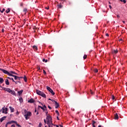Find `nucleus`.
Instances as JSON below:
<instances>
[{
	"label": "nucleus",
	"mask_w": 127,
	"mask_h": 127,
	"mask_svg": "<svg viewBox=\"0 0 127 127\" xmlns=\"http://www.w3.org/2000/svg\"><path fill=\"white\" fill-rule=\"evenodd\" d=\"M56 113L57 114H59V112L58 111V110H56Z\"/></svg>",
	"instance_id": "nucleus-46"
},
{
	"label": "nucleus",
	"mask_w": 127,
	"mask_h": 127,
	"mask_svg": "<svg viewBox=\"0 0 127 127\" xmlns=\"http://www.w3.org/2000/svg\"><path fill=\"white\" fill-rule=\"evenodd\" d=\"M90 93L91 94V95H93V94H94L93 92H92L91 90H90Z\"/></svg>",
	"instance_id": "nucleus-49"
},
{
	"label": "nucleus",
	"mask_w": 127,
	"mask_h": 127,
	"mask_svg": "<svg viewBox=\"0 0 127 127\" xmlns=\"http://www.w3.org/2000/svg\"><path fill=\"white\" fill-rule=\"evenodd\" d=\"M63 7V6L61 4L58 5V8H62Z\"/></svg>",
	"instance_id": "nucleus-25"
},
{
	"label": "nucleus",
	"mask_w": 127,
	"mask_h": 127,
	"mask_svg": "<svg viewBox=\"0 0 127 127\" xmlns=\"http://www.w3.org/2000/svg\"><path fill=\"white\" fill-rule=\"evenodd\" d=\"M42 127V124H41V123H40L39 124V127Z\"/></svg>",
	"instance_id": "nucleus-38"
},
{
	"label": "nucleus",
	"mask_w": 127,
	"mask_h": 127,
	"mask_svg": "<svg viewBox=\"0 0 127 127\" xmlns=\"http://www.w3.org/2000/svg\"><path fill=\"white\" fill-rule=\"evenodd\" d=\"M43 73L45 75H46V71H45V70L43 69Z\"/></svg>",
	"instance_id": "nucleus-40"
},
{
	"label": "nucleus",
	"mask_w": 127,
	"mask_h": 127,
	"mask_svg": "<svg viewBox=\"0 0 127 127\" xmlns=\"http://www.w3.org/2000/svg\"><path fill=\"white\" fill-rule=\"evenodd\" d=\"M11 124H12V122H11V121L7 122L5 125V127H7V126H8V125H11Z\"/></svg>",
	"instance_id": "nucleus-17"
},
{
	"label": "nucleus",
	"mask_w": 127,
	"mask_h": 127,
	"mask_svg": "<svg viewBox=\"0 0 127 127\" xmlns=\"http://www.w3.org/2000/svg\"><path fill=\"white\" fill-rule=\"evenodd\" d=\"M11 127H15V125H12Z\"/></svg>",
	"instance_id": "nucleus-47"
},
{
	"label": "nucleus",
	"mask_w": 127,
	"mask_h": 127,
	"mask_svg": "<svg viewBox=\"0 0 127 127\" xmlns=\"http://www.w3.org/2000/svg\"><path fill=\"white\" fill-rule=\"evenodd\" d=\"M44 123L46 124V120L45 119H44Z\"/></svg>",
	"instance_id": "nucleus-56"
},
{
	"label": "nucleus",
	"mask_w": 127,
	"mask_h": 127,
	"mask_svg": "<svg viewBox=\"0 0 127 127\" xmlns=\"http://www.w3.org/2000/svg\"><path fill=\"white\" fill-rule=\"evenodd\" d=\"M39 113L38 112V111L37 112V113H36V115H39Z\"/></svg>",
	"instance_id": "nucleus-57"
},
{
	"label": "nucleus",
	"mask_w": 127,
	"mask_h": 127,
	"mask_svg": "<svg viewBox=\"0 0 127 127\" xmlns=\"http://www.w3.org/2000/svg\"><path fill=\"white\" fill-rule=\"evenodd\" d=\"M23 11L24 12H25V14H26V12H27V8H24L23 9Z\"/></svg>",
	"instance_id": "nucleus-24"
},
{
	"label": "nucleus",
	"mask_w": 127,
	"mask_h": 127,
	"mask_svg": "<svg viewBox=\"0 0 127 127\" xmlns=\"http://www.w3.org/2000/svg\"><path fill=\"white\" fill-rule=\"evenodd\" d=\"M122 40H123V39H121L120 40H119V41H122Z\"/></svg>",
	"instance_id": "nucleus-64"
},
{
	"label": "nucleus",
	"mask_w": 127,
	"mask_h": 127,
	"mask_svg": "<svg viewBox=\"0 0 127 127\" xmlns=\"http://www.w3.org/2000/svg\"><path fill=\"white\" fill-rule=\"evenodd\" d=\"M22 78H23V77H18V80H20V79H22Z\"/></svg>",
	"instance_id": "nucleus-41"
},
{
	"label": "nucleus",
	"mask_w": 127,
	"mask_h": 127,
	"mask_svg": "<svg viewBox=\"0 0 127 127\" xmlns=\"http://www.w3.org/2000/svg\"><path fill=\"white\" fill-rule=\"evenodd\" d=\"M38 108H40V109L43 110V112H45V111L46 110V109L44 108L43 107L40 106H38Z\"/></svg>",
	"instance_id": "nucleus-20"
},
{
	"label": "nucleus",
	"mask_w": 127,
	"mask_h": 127,
	"mask_svg": "<svg viewBox=\"0 0 127 127\" xmlns=\"http://www.w3.org/2000/svg\"><path fill=\"white\" fill-rule=\"evenodd\" d=\"M94 72H95V73H98V69L95 68V69H94Z\"/></svg>",
	"instance_id": "nucleus-36"
},
{
	"label": "nucleus",
	"mask_w": 127,
	"mask_h": 127,
	"mask_svg": "<svg viewBox=\"0 0 127 127\" xmlns=\"http://www.w3.org/2000/svg\"><path fill=\"white\" fill-rule=\"evenodd\" d=\"M36 93L39 96H41L43 98H46V95L43 93V92L40 91V90H37Z\"/></svg>",
	"instance_id": "nucleus-3"
},
{
	"label": "nucleus",
	"mask_w": 127,
	"mask_h": 127,
	"mask_svg": "<svg viewBox=\"0 0 127 127\" xmlns=\"http://www.w3.org/2000/svg\"><path fill=\"white\" fill-rule=\"evenodd\" d=\"M33 29H37V28H36V27H34L33 28Z\"/></svg>",
	"instance_id": "nucleus-58"
},
{
	"label": "nucleus",
	"mask_w": 127,
	"mask_h": 127,
	"mask_svg": "<svg viewBox=\"0 0 127 127\" xmlns=\"http://www.w3.org/2000/svg\"><path fill=\"white\" fill-rule=\"evenodd\" d=\"M34 113H37V109L35 108Z\"/></svg>",
	"instance_id": "nucleus-45"
},
{
	"label": "nucleus",
	"mask_w": 127,
	"mask_h": 127,
	"mask_svg": "<svg viewBox=\"0 0 127 127\" xmlns=\"http://www.w3.org/2000/svg\"><path fill=\"white\" fill-rule=\"evenodd\" d=\"M15 84H17V83H19L20 84L21 83L20 81H15L14 82Z\"/></svg>",
	"instance_id": "nucleus-37"
},
{
	"label": "nucleus",
	"mask_w": 127,
	"mask_h": 127,
	"mask_svg": "<svg viewBox=\"0 0 127 127\" xmlns=\"http://www.w3.org/2000/svg\"><path fill=\"white\" fill-rule=\"evenodd\" d=\"M10 11V9L8 8L6 10V13H8Z\"/></svg>",
	"instance_id": "nucleus-26"
},
{
	"label": "nucleus",
	"mask_w": 127,
	"mask_h": 127,
	"mask_svg": "<svg viewBox=\"0 0 127 127\" xmlns=\"http://www.w3.org/2000/svg\"><path fill=\"white\" fill-rule=\"evenodd\" d=\"M123 23H124V24L126 23V21H123Z\"/></svg>",
	"instance_id": "nucleus-61"
},
{
	"label": "nucleus",
	"mask_w": 127,
	"mask_h": 127,
	"mask_svg": "<svg viewBox=\"0 0 127 127\" xmlns=\"http://www.w3.org/2000/svg\"><path fill=\"white\" fill-rule=\"evenodd\" d=\"M122 1H123V2H124L125 3H127V0H122Z\"/></svg>",
	"instance_id": "nucleus-42"
},
{
	"label": "nucleus",
	"mask_w": 127,
	"mask_h": 127,
	"mask_svg": "<svg viewBox=\"0 0 127 127\" xmlns=\"http://www.w3.org/2000/svg\"><path fill=\"white\" fill-rule=\"evenodd\" d=\"M46 8H47V9H49V7H46Z\"/></svg>",
	"instance_id": "nucleus-62"
},
{
	"label": "nucleus",
	"mask_w": 127,
	"mask_h": 127,
	"mask_svg": "<svg viewBox=\"0 0 127 127\" xmlns=\"http://www.w3.org/2000/svg\"><path fill=\"white\" fill-rule=\"evenodd\" d=\"M4 80H3V78H0V84H2V83H3L4 82Z\"/></svg>",
	"instance_id": "nucleus-21"
},
{
	"label": "nucleus",
	"mask_w": 127,
	"mask_h": 127,
	"mask_svg": "<svg viewBox=\"0 0 127 127\" xmlns=\"http://www.w3.org/2000/svg\"><path fill=\"white\" fill-rule=\"evenodd\" d=\"M23 78L25 82H27V78H26V76L24 75Z\"/></svg>",
	"instance_id": "nucleus-29"
},
{
	"label": "nucleus",
	"mask_w": 127,
	"mask_h": 127,
	"mask_svg": "<svg viewBox=\"0 0 127 127\" xmlns=\"http://www.w3.org/2000/svg\"><path fill=\"white\" fill-rule=\"evenodd\" d=\"M7 108H5V109L4 108H2V114H7Z\"/></svg>",
	"instance_id": "nucleus-6"
},
{
	"label": "nucleus",
	"mask_w": 127,
	"mask_h": 127,
	"mask_svg": "<svg viewBox=\"0 0 127 127\" xmlns=\"http://www.w3.org/2000/svg\"><path fill=\"white\" fill-rule=\"evenodd\" d=\"M28 103H34V100L32 98H31L28 101Z\"/></svg>",
	"instance_id": "nucleus-15"
},
{
	"label": "nucleus",
	"mask_w": 127,
	"mask_h": 127,
	"mask_svg": "<svg viewBox=\"0 0 127 127\" xmlns=\"http://www.w3.org/2000/svg\"><path fill=\"white\" fill-rule=\"evenodd\" d=\"M23 92V90H21L20 91H18V95L20 96V95L22 94Z\"/></svg>",
	"instance_id": "nucleus-19"
},
{
	"label": "nucleus",
	"mask_w": 127,
	"mask_h": 127,
	"mask_svg": "<svg viewBox=\"0 0 127 127\" xmlns=\"http://www.w3.org/2000/svg\"><path fill=\"white\" fill-rule=\"evenodd\" d=\"M43 62H45V63H47V62H48V60H45V59H43Z\"/></svg>",
	"instance_id": "nucleus-30"
},
{
	"label": "nucleus",
	"mask_w": 127,
	"mask_h": 127,
	"mask_svg": "<svg viewBox=\"0 0 127 127\" xmlns=\"http://www.w3.org/2000/svg\"><path fill=\"white\" fill-rule=\"evenodd\" d=\"M53 102L55 103L56 109H58V108H59V104L57 102V101H55V100H53Z\"/></svg>",
	"instance_id": "nucleus-7"
},
{
	"label": "nucleus",
	"mask_w": 127,
	"mask_h": 127,
	"mask_svg": "<svg viewBox=\"0 0 127 127\" xmlns=\"http://www.w3.org/2000/svg\"><path fill=\"white\" fill-rule=\"evenodd\" d=\"M1 32H2V33L4 32V29H2V30H1Z\"/></svg>",
	"instance_id": "nucleus-50"
},
{
	"label": "nucleus",
	"mask_w": 127,
	"mask_h": 127,
	"mask_svg": "<svg viewBox=\"0 0 127 127\" xmlns=\"http://www.w3.org/2000/svg\"><path fill=\"white\" fill-rule=\"evenodd\" d=\"M10 74H15V75H17V73H15V72L13 71H10L9 72Z\"/></svg>",
	"instance_id": "nucleus-22"
},
{
	"label": "nucleus",
	"mask_w": 127,
	"mask_h": 127,
	"mask_svg": "<svg viewBox=\"0 0 127 127\" xmlns=\"http://www.w3.org/2000/svg\"><path fill=\"white\" fill-rule=\"evenodd\" d=\"M47 124L48 125H50V124H52V118L50 116H47Z\"/></svg>",
	"instance_id": "nucleus-4"
},
{
	"label": "nucleus",
	"mask_w": 127,
	"mask_h": 127,
	"mask_svg": "<svg viewBox=\"0 0 127 127\" xmlns=\"http://www.w3.org/2000/svg\"><path fill=\"white\" fill-rule=\"evenodd\" d=\"M11 89H10V88H7V91H6V92H8V93H10V92H11Z\"/></svg>",
	"instance_id": "nucleus-31"
},
{
	"label": "nucleus",
	"mask_w": 127,
	"mask_h": 127,
	"mask_svg": "<svg viewBox=\"0 0 127 127\" xmlns=\"http://www.w3.org/2000/svg\"><path fill=\"white\" fill-rule=\"evenodd\" d=\"M43 108L44 109H45L46 110H47V108L46 107V105H44L43 107Z\"/></svg>",
	"instance_id": "nucleus-39"
},
{
	"label": "nucleus",
	"mask_w": 127,
	"mask_h": 127,
	"mask_svg": "<svg viewBox=\"0 0 127 127\" xmlns=\"http://www.w3.org/2000/svg\"><path fill=\"white\" fill-rule=\"evenodd\" d=\"M87 59V55H84L83 56V59Z\"/></svg>",
	"instance_id": "nucleus-34"
},
{
	"label": "nucleus",
	"mask_w": 127,
	"mask_h": 127,
	"mask_svg": "<svg viewBox=\"0 0 127 127\" xmlns=\"http://www.w3.org/2000/svg\"><path fill=\"white\" fill-rule=\"evenodd\" d=\"M11 122H12V124H15L17 127H21V126L18 124H17V122H16V121H11Z\"/></svg>",
	"instance_id": "nucleus-9"
},
{
	"label": "nucleus",
	"mask_w": 127,
	"mask_h": 127,
	"mask_svg": "<svg viewBox=\"0 0 127 127\" xmlns=\"http://www.w3.org/2000/svg\"><path fill=\"white\" fill-rule=\"evenodd\" d=\"M112 100H115V97L114 96H112Z\"/></svg>",
	"instance_id": "nucleus-44"
},
{
	"label": "nucleus",
	"mask_w": 127,
	"mask_h": 127,
	"mask_svg": "<svg viewBox=\"0 0 127 127\" xmlns=\"http://www.w3.org/2000/svg\"><path fill=\"white\" fill-rule=\"evenodd\" d=\"M48 108H49V109L50 110H52V108H51V107H50V106H48Z\"/></svg>",
	"instance_id": "nucleus-43"
},
{
	"label": "nucleus",
	"mask_w": 127,
	"mask_h": 127,
	"mask_svg": "<svg viewBox=\"0 0 127 127\" xmlns=\"http://www.w3.org/2000/svg\"><path fill=\"white\" fill-rule=\"evenodd\" d=\"M0 70L2 72H3V73H4V74H6V75H8V76H11V77H14V80H17V79H18V76H17L16 75H14L11 73H10L9 72L7 71V70H6L5 69L0 68Z\"/></svg>",
	"instance_id": "nucleus-1"
},
{
	"label": "nucleus",
	"mask_w": 127,
	"mask_h": 127,
	"mask_svg": "<svg viewBox=\"0 0 127 127\" xmlns=\"http://www.w3.org/2000/svg\"><path fill=\"white\" fill-rule=\"evenodd\" d=\"M2 89L4 91H5L6 92L7 90V88L2 87Z\"/></svg>",
	"instance_id": "nucleus-33"
},
{
	"label": "nucleus",
	"mask_w": 127,
	"mask_h": 127,
	"mask_svg": "<svg viewBox=\"0 0 127 127\" xmlns=\"http://www.w3.org/2000/svg\"><path fill=\"white\" fill-rule=\"evenodd\" d=\"M5 83L6 85H9V82L8 81V79H6L5 81Z\"/></svg>",
	"instance_id": "nucleus-18"
},
{
	"label": "nucleus",
	"mask_w": 127,
	"mask_h": 127,
	"mask_svg": "<svg viewBox=\"0 0 127 127\" xmlns=\"http://www.w3.org/2000/svg\"><path fill=\"white\" fill-rule=\"evenodd\" d=\"M60 127H63V126H62V125H60Z\"/></svg>",
	"instance_id": "nucleus-63"
},
{
	"label": "nucleus",
	"mask_w": 127,
	"mask_h": 127,
	"mask_svg": "<svg viewBox=\"0 0 127 127\" xmlns=\"http://www.w3.org/2000/svg\"><path fill=\"white\" fill-rule=\"evenodd\" d=\"M9 108L11 113H13L14 112V108H12L11 106H10Z\"/></svg>",
	"instance_id": "nucleus-12"
},
{
	"label": "nucleus",
	"mask_w": 127,
	"mask_h": 127,
	"mask_svg": "<svg viewBox=\"0 0 127 127\" xmlns=\"http://www.w3.org/2000/svg\"><path fill=\"white\" fill-rule=\"evenodd\" d=\"M37 69H38V70H40V66H38L37 67Z\"/></svg>",
	"instance_id": "nucleus-48"
},
{
	"label": "nucleus",
	"mask_w": 127,
	"mask_h": 127,
	"mask_svg": "<svg viewBox=\"0 0 127 127\" xmlns=\"http://www.w3.org/2000/svg\"><path fill=\"white\" fill-rule=\"evenodd\" d=\"M32 48H33V49H34V50L35 51H37V50H38V48H37V46H33L32 47Z\"/></svg>",
	"instance_id": "nucleus-14"
},
{
	"label": "nucleus",
	"mask_w": 127,
	"mask_h": 127,
	"mask_svg": "<svg viewBox=\"0 0 127 127\" xmlns=\"http://www.w3.org/2000/svg\"><path fill=\"white\" fill-rule=\"evenodd\" d=\"M119 52V51L118 50H112V53H114V54H117Z\"/></svg>",
	"instance_id": "nucleus-13"
},
{
	"label": "nucleus",
	"mask_w": 127,
	"mask_h": 127,
	"mask_svg": "<svg viewBox=\"0 0 127 127\" xmlns=\"http://www.w3.org/2000/svg\"><path fill=\"white\" fill-rule=\"evenodd\" d=\"M54 127H59V126H58V125H54Z\"/></svg>",
	"instance_id": "nucleus-51"
},
{
	"label": "nucleus",
	"mask_w": 127,
	"mask_h": 127,
	"mask_svg": "<svg viewBox=\"0 0 127 127\" xmlns=\"http://www.w3.org/2000/svg\"><path fill=\"white\" fill-rule=\"evenodd\" d=\"M22 5H23V4H22V3H20L21 6H22Z\"/></svg>",
	"instance_id": "nucleus-59"
},
{
	"label": "nucleus",
	"mask_w": 127,
	"mask_h": 127,
	"mask_svg": "<svg viewBox=\"0 0 127 127\" xmlns=\"http://www.w3.org/2000/svg\"><path fill=\"white\" fill-rule=\"evenodd\" d=\"M119 119V115H118V113L115 114V120Z\"/></svg>",
	"instance_id": "nucleus-16"
},
{
	"label": "nucleus",
	"mask_w": 127,
	"mask_h": 127,
	"mask_svg": "<svg viewBox=\"0 0 127 127\" xmlns=\"http://www.w3.org/2000/svg\"><path fill=\"white\" fill-rule=\"evenodd\" d=\"M92 127H96L97 126V122H96V121L92 120Z\"/></svg>",
	"instance_id": "nucleus-8"
},
{
	"label": "nucleus",
	"mask_w": 127,
	"mask_h": 127,
	"mask_svg": "<svg viewBox=\"0 0 127 127\" xmlns=\"http://www.w3.org/2000/svg\"><path fill=\"white\" fill-rule=\"evenodd\" d=\"M117 16L118 18H120V15H117Z\"/></svg>",
	"instance_id": "nucleus-54"
},
{
	"label": "nucleus",
	"mask_w": 127,
	"mask_h": 127,
	"mask_svg": "<svg viewBox=\"0 0 127 127\" xmlns=\"http://www.w3.org/2000/svg\"><path fill=\"white\" fill-rule=\"evenodd\" d=\"M6 118V117L5 116L2 117L1 119H0V122L1 123H2V122H3V121H4Z\"/></svg>",
	"instance_id": "nucleus-11"
},
{
	"label": "nucleus",
	"mask_w": 127,
	"mask_h": 127,
	"mask_svg": "<svg viewBox=\"0 0 127 127\" xmlns=\"http://www.w3.org/2000/svg\"><path fill=\"white\" fill-rule=\"evenodd\" d=\"M49 127H53L54 124L53 123H51L50 124H48Z\"/></svg>",
	"instance_id": "nucleus-23"
},
{
	"label": "nucleus",
	"mask_w": 127,
	"mask_h": 127,
	"mask_svg": "<svg viewBox=\"0 0 127 127\" xmlns=\"http://www.w3.org/2000/svg\"><path fill=\"white\" fill-rule=\"evenodd\" d=\"M106 36H109V34L108 33L106 34Z\"/></svg>",
	"instance_id": "nucleus-55"
},
{
	"label": "nucleus",
	"mask_w": 127,
	"mask_h": 127,
	"mask_svg": "<svg viewBox=\"0 0 127 127\" xmlns=\"http://www.w3.org/2000/svg\"><path fill=\"white\" fill-rule=\"evenodd\" d=\"M19 101L20 103H22V102H23V99H22V97H21L19 99Z\"/></svg>",
	"instance_id": "nucleus-27"
},
{
	"label": "nucleus",
	"mask_w": 127,
	"mask_h": 127,
	"mask_svg": "<svg viewBox=\"0 0 127 127\" xmlns=\"http://www.w3.org/2000/svg\"><path fill=\"white\" fill-rule=\"evenodd\" d=\"M57 115L58 117H59V114H57Z\"/></svg>",
	"instance_id": "nucleus-60"
},
{
	"label": "nucleus",
	"mask_w": 127,
	"mask_h": 127,
	"mask_svg": "<svg viewBox=\"0 0 127 127\" xmlns=\"http://www.w3.org/2000/svg\"><path fill=\"white\" fill-rule=\"evenodd\" d=\"M47 89L48 90V91H49V92H50V93H51V94H52L53 96H54V95H55V93L54 92V91H53L52 89H51V88H50L49 86H47Z\"/></svg>",
	"instance_id": "nucleus-5"
},
{
	"label": "nucleus",
	"mask_w": 127,
	"mask_h": 127,
	"mask_svg": "<svg viewBox=\"0 0 127 127\" xmlns=\"http://www.w3.org/2000/svg\"><path fill=\"white\" fill-rule=\"evenodd\" d=\"M48 100H49V101H53H53H54V100H52V99H50V98H49V99H48Z\"/></svg>",
	"instance_id": "nucleus-52"
},
{
	"label": "nucleus",
	"mask_w": 127,
	"mask_h": 127,
	"mask_svg": "<svg viewBox=\"0 0 127 127\" xmlns=\"http://www.w3.org/2000/svg\"><path fill=\"white\" fill-rule=\"evenodd\" d=\"M24 116L25 117V119H26V120H28V119H29V118H28V117H31V112H27V111H26V110H24Z\"/></svg>",
	"instance_id": "nucleus-2"
},
{
	"label": "nucleus",
	"mask_w": 127,
	"mask_h": 127,
	"mask_svg": "<svg viewBox=\"0 0 127 127\" xmlns=\"http://www.w3.org/2000/svg\"><path fill=\"white\" fill-rule=\"evenodd\" d=\"M9 94H11V95H13V96H16V94H15V91L14 90H11Z\"/></svg>",
	"instance_id": "nucleus-10"
},
{
	"label": "nucleus",
	"mask_w": 127,
	"mask_h": 127,
	"mask_svg": "<svg viewBox=\"0 0 127 127\" xmlns=\"http://www.w3.org/2000/svg\"><path fill=\"white\" fill-rule=\"evenodd\" d=\"M109 8H110V9H112V6L111 5H109Z\"/></svg>",
	"instance_id": "nucleus-53"
},
{
	"label": "nucleus",
	"mask_w": 127,
	"mask_h": 127,
	"mask_svg": "<svg viewBox=\"0 0 127 127\" xmlns=\"http://www.w3.org/2000/svg\"><path fill=\"white\" fill-rule=\"evenodd\" d=\"M5 9L4 8H3L2 10H1V13H3V11H5Z\"/></svg>",
	"instance_id": "nucleus-35"
},
{
	"label": "nucleus",
	"mask_w": 127,
	"mask_h": 127,
	"mask_svg": "<svg viewBox=\"0 0 127 127\" xmlns=\"http://www.w3.org/2000/svg\"><path fill=\"white\" fill-rule=\"evenodd\" d=\"M7 79H9V80H12V82H15V81H14V79H13V78H10L8 77Z\"/></svg>",
	"instance_id": "nucleus-28"
},
{
	"label": "nucleus",
	"mask_w": 127,
	"mask_h": 127,
	"mask_svg": "<svg viewBox=\"0 0 127 127\" xmlns=\"http://www.w3.org/2000/svg\"><path fill=\"white\" fill-rule=\"evenodd\" d=\"M46 113V116H47L48 114V111H47V109H46V110L44 111Z\"/></svg>",
	"instance_id": "nucleus-32"
}]
</instances>
